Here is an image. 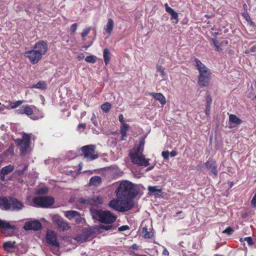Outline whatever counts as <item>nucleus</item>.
Segmentation results:
<instances>
[{
    "mask_svg": "<svg viewBox=\"0 0 256 256\" xmlns=\"http://www.w3.org/2000/svg\"><path fill=\"white\" fill-rule=\"evenodd\" d=\"M171 16V20H174L175 21L174 22L176 24L178 22V15L176 12H173L172 14H170Z\"/></svg>",
    "mask_w": 256,
    "mask_h": 256,
    "instance_id": "ea45409f",
    "label": "nucleus"
},
{
    "mask_svg": "<svg viewBox=\"0 0 256 256\" xmlns=\"http://www.w3.org/2000/svg\"><path fill=\"white\" fill-rule=\"evenodd\" d=\"M27 167H28L27 166H25L23 170H16L17 173L19 175L22 174L24 173V172L27 169Z\"/></svg>",
    "mask_w": 256,
    "mask_h": 256,
    "instance_id": "8fccbe9b",
    "label": "nucleus"
},
{
    "mask_svg": "<svg viewBox=\"0 0 256 256\" xmlns=\"http://www.w3.org/2000/svg\"><path fill=\"white\" fill-rule=\"evenodd\" d=\"M22 103V100H18L14 102H10V106L12 108H15L20 106Z\"/></svg>",
    "mask_w": 256,
    "mask_h": 256,
    "instance_id": "72a5a7b5",
    "label": "nucleus"
},
{
    "mask_svg": "<svg viewBox=\"0 0 256 256\" xmlns=\"http://www.w3.org/2000/svg\"><path fill=\"white\" fill-rule=\"evenodd\" d=\"M129 229V227L128 226H122L118 228V230L120 232H123Z\"/></svg>",
    "mask_w": 256,
    "mask_h": 256,
    "instance_id": "c03bdc74",
    "label": "nucleus"
},
{
    "mask_svg": "<svg viewBox=\"0 0 256 256\" xmlns=\"http://www.w3.org/2000/svg\"><path fill=\"white\" fill-rule=\"evenodd\" d=\"M140 162V164L138 166H146L149 164V159H144L143 161H138Z\"/></svg>",
    "mask_w": 256,
    "mask_h": 256,
    "instance_id": "4c0bfd02",
    "label": "nucleus"
},
{
    "mask_svg": "<svg viewBox=\"0 0 256 256\" xmlns=\"http://www.w3.org/2000/svg\"><path fill=\"white\" fill-rule=\"evenodd\" d=\"M16 113L18 114H26L28 116H30L32 114L33 110L30 106L24 105L17 110H16Z\"/></svg>",
    "mask_w": 256,
    "mask_h": 256,
    "instance_id": "aec40b11",
    "label": "nucleus"
},
{
    "mask_svg": "<svg viewBox=\"0 0 256 256\" xmlns=\"http://www.w3.org/2000/svg\"><path fill=\"white\" fill-rule=\"evenodd\" d=\"M144 144V140H142L138 146L133 148L130 152V156L132 162L138 165L140 164L138 161H143L146 158L142 154Z\"/></svg>",
    "mask_w": 256,
    "mask_h": 256,
    "instance_id": "39448f33",
    "label": "nucleus"
},
{
    "mask_svg": "<svg viewBox=\"0 0 256 256\" xmlns=\"http://www.w3.org/2000/svg\"><path fill=\"white\" fill-rule=\"evenodd\" d=\"M205 166L206 168L211 170V172L215 176H216L218 173L217 170V166L216 161L209 159L206 163Z\"/></svg>",
    "mask_w": 256,
    "mask_h": 256,
    "instance_id": "a211bd4d",
    "label": "nucleus"
},
{
    "mask_svg": "<svg viewBox=\"0 0 256 256\" xmlns=\"http://www.w3.org/2000/svg\"><path fill=\"white\" fill-rule=\"evenodd\" d=\"M46 84L44 82H39L35 84L32 85L31 88H34L40 90H44L46 88Z\"/></svg>",
    "mask_w": 256,
    "mask_h": 256,
    "instance_id": "c85d7f7f",
    "label": "nucleus"
},
{
    "mask_svg": "<svg viewBox=\"0 0 256 256\" xmlns=\"http://www.w3.org/2000/svg\"><path fill=\"white\" fill-rule=\"evenodd\" d=\"M119 121L121 124H125L124 121V116L122 114H120L118 116Z\"/></svg>",
    "mask_w": 256,
    "mask_h": 256,
    "instance_id": "09e8293b",
    "label": "nucleus"
},
{
    "mask_svg": "<svg viewBox=\"0 0 256 256\" xmlns=\"http://www.w3.org/2000/svg\"><path fill=\"white\" fill-rule=\"evenodd\" d=\"M112 107L111 104L108 102H106L101 106V108L102 111L106 113L108 112Z\"/></svg>",
    "mask_w": 256,
    "mask_h": 256,
    "instance_id": "c756f323",
    "label": "nucleus"
},
{
    "mask_svg": "<svg viewBox=\"0 0 256 256\" xmlns=\"http://www.w3.org/2000/svg\"><path fill=\"white\" fill-rule=\"evenodd\" d=\"M240 242L246 241L249 246H251V245L253 244L252 240V238L250 236L246 237V238H244V240H242V238H240Z\"/></svg>",
    "mask_w": 256,
    "mask_h": 256,
    "instance_id": "f704fd0d",
    "label": "nucleus"
},
{
    "mask_svg": "<svg viewBox=\"0 0 256 256\" xmlns=\"http://www.w3.org/2000/svg\"><path fill=\"white\" fill-rule=\"evenodd\" d=\"M92 44H90L89 46H84V47L85 48V49H87V48H88V47H90Z\"/></svg>",
    "mask_w": 256,
    "mask_h": 256,
    "instance_id": "e2e57ef3",
    "label": "nucleus"
},
{
    "mask_svg": "<svg viewBox=\"0 0 256 256\" xmlns=\"http://www.w3.org/2000/svg\"><path fill=\"white\" fill-rule=\"evenodd\" d=\"M229 121L230 122L236 125H239L242 122V120L234 114L229 115Z\"/></svg>",
    "mask_w": 256,
    "mask_h": 256,
    "instance_id": "393cba45",
    "label": "nucleus"
},
{
    "mask_svg": "<svg viewBox=\"0 0 256 256\" xmlns=\"http://www.w3.org/2000/svg\"><path fill=\"white\" fill-rule=\"evenodd\" d=\"M148 190L150 194L156 196H158L160 193V190L158 188V186H150L148 188Z\"/></svg>",
    "mask_w": 256,
    "mask_h": 256,
    "instance_id": "cd10ccee",
    "label": "nucleus"
},
{
    "mask_svg": "<svg viewBox=\"0 0 256 256\" xmlns=\"http://www.w3.org/2000/svg\"><path fill=\"white\" fill-rule=\"evenodd\" d=\"M96 146L90 144L84 146L82 148V155L88 160H92L98 158V154L95 150Z\"/></svg>",
    "mask_w": 256,
    "mask_h": 256,
    "instance_id": "0eeeda50",
    "label": "nucleus"
},
{
    "mask_svg": "<svg viewBox=\"0 0 256 256\" xmlns=\"http://www.w3.org/2000/svg\"><path fill=\"white\" fill-rule=\"evenodd\" d=\"M77 27L78 24H73L70 27V31L72 32H74L77 29Z\"/></svg>",
    "mask_w": 256,
    "mask_h": 256,
    "instance_id": "a18cd8bd",
    "label": "nucleus"
},
{
    "mask_svg": "<svg viewBox=\"0 0 256 256\" xmlns=\"http://www.w3.org/2000/svg\"><path fill=\"white\" fill-rule=\"evenodd\" d=\"M85 60L88 62L94 64L96 62V56H87L85 58Z\"/></svg>",
    "mask_w": 256,
    "mask_h": 256,
    "instance_id": "473e14b6",
    "label": "nucleus"
},
{
    "mask_svg": "<svg viewBox=\"0 0 256 256\" xmlns=\"http://www.w3.org/2000/svg\"><path fill=\"white\" fill-rule=\"evenodd\" d=\"M164 250L162 251V254L166 256H169V252L166 250V248L164 247H163Z\"/></svg>",
    "mask_w": 256,
    "mask_h": 256,
    "instance_id": "603ef678",
    "label": "nucleus"
},
{
    "mask_svg": "<svg viewBox=\"0 0 256 256\" xmlns=\"http://www.w3.org/2000/svg\"><path fill=\"white\" fill-rule=\"evenodd\" d=\"M3 248L7 252H14L16 248V242L10 241L6 242L3 244Z\"/></svg>",
    "mask_w": 256,
    "mask_h": 256,
    "instance_id": "412c9836",
    "label": "nucleus"
},
{
    "mask_svg": "<svg viewBox=\"0 0 256 256\" xmlns=\"http://www.w3.org/2000/svg\"><path fill=\"white\" fill-rule=\"evenodd\" d=\"M46 240L47 242L57 248L60 246V244L57 240L56 234L52 230H48L46 234Z\"/></svg>",
    "mask_w": 256,
    "mask_h": 256,
    "instance_id": "2eb2a0df",
    "label": "nucleus"
},
{
    "mask_svg": "<svg viewBox=\"0 0 256 256\" xmlns=\"http://www.w3.org/2000/svg\"><path fill=\"white\" fill-rule=\"evenodd\" d=\"M256 49V46H252V47L250 49V52H255Z\"/></svg>",
    "mask_w": 256,
    "mask_h": 256,
    "instance_id": "4d7b16f0",
    "label": "nucleus"
},
{
    "mask_svg": "<svg viewBox=\"0 0 256 256\" xmlns=\"http://www.w3.org/2000/svg\"><path fill=\"white\" fill-rule=\"evenodd\" d=\"M30 137L28 134H24L22 140H18V144L20 148V153L24 156L30 144Z\"/></svg>",
    "mask_w": 256,
    "mask_h": 256,
    "instance_id": "9b49d317",
    "label": "nucleus"
},
{
    "mask_svg": "<svg viewBox=\"0 0 256 256\" xmlns=\"http://www.w3.org/2000/svg\"><path fill=\"white\" fill-rule=\"evenodd\" d=\"M157 70L158 71H160V68L158 66H157Z\"/></svg>",
    "mask_w": 256,
    "mask_h": 256,
    "instance_id": "338daca9",
    "label": "nucleus"
},
{
    "mask_svg": "<svg viewBox=\"0 0 256 256\" xmlns=\"http://www.w3.org/2000/svg\"><path fill=\"white\" fill-rule=\"evenodd\" d=\"M130 128L129 124L125 123L123 124H121V126L120 128V132L122 135V140H124V138L126 136V132Z\"/></svg>",
    "mask_w": 256,
    "mask_h": 256,
    "instance_id": "5701e85b",
    "label": "nucleus"
},
{
    "mask_svg": "<svg viewBox=\"0 0 256 256\" xmlns=\"http://www.w3.org/2000/svg\"><path fill=\"white\" fill-rule=\"evenodd\" d=\"M91 30V27H87L83 30L81 34L82 40H86V36L90 33Z\"/></svg>",
    "mask_w": 256,
    "mask_h": 256,
    "instance_id": "7c9ffc66",
    "label": "nucleus"
},
{
    "mask_svg": "<svg viewBox=\"0 0 256 256\" xmlns=\"http://www.w3.org/2000/svg\"><path fill=\"white\" fill-rule=\"evenodd\" d=\"M112 228L111 226H101V228L104 230H108Z\"/></svg>",
    "mask_w": 256,
    "mask_h": 256,
    "instance_id": "6e6d98bb",
    "label": "nucleus"
},
{
    "mask_svg": "<svg viewBox=\"0 0 256 256\" xmlns=\"http://www.w3.org/2000/svg\"><path fill=\"white\" fill-rule=\"evenodd\" d=\"M211 102V99H210L209 100H207V104L206 109V114L207 115L209 114H210Z\"/></svg>",
    "mask_w": 256,
    "mask_h": 256,
    "instance_id": "e433bc0d",
    "label": "nucleus"
},
{
    "mask_svg": "<svg viewBox=\"0 0 256 256\" xmlns=\"http://www.w3.org/2000/svg\"><path fill=\"white\" fill-rule=\"evenodd\" d=\"M86 128V124H79L78 127V129L79 131L82 132Z\"/></svg>",
    "mask_w": 256,
    "mask_h": 256,
    "instance_id": "37998d69",
    "label": "nucleus"
},
{
    "mask_svg": "<svg viewBox=\"0 0 256 256\" xmlns=\"http://www.w3.org/2000/svg\"><path fill=\"white\" fill-rule=\"evenodd\" d=\"M196 66L198 72V84L200 86H208L211 78V72L198 58L194 59Z\"/></svg>",
    "mask_w": 256,
    "mask_h": 256,
    "instance_id": "f03ea898",
    "label": "nucleus"
},
{
    "mask_svg": "<svg viewBox=\"0 0 256 256\" xmlns=\"http://www.w3.org/2000/svg\"><path fill=\"white\" fill-rule=\"evenodd\" d=\"M52 220L53 224L62 231L68 230L70 228L68 223L58 214L52 215Z\"/></svg>",
    "mask_w": 256,
    "mask_h": 256,
    "instance_id": "6e6552de",
    "label": "nucleus"
},
{
    "mask_svg": "<svg viewBox=\"0 0 256 256\" xmlns=\"http://www.w3.org/2000/svg\"><path fill=\"white\" fill-rule=\"evenodd\" d=\"M24 55L28 58L30 62L32 64H36L42 58L38 52L34 48L24 52Z\"/></svg>",
    "mask_w": 256,
    "mask_h": 256,
    "instance_id": "f8f14e48",
    "label": "nucleus"
},
{
    "mask_svg": "<svg viewBox=\"0 0 256 256\" xmlns=\"http://www.w3.org/2000/svg\"><path fill=\"white\" fill-rule=\"evenodd\" d=\"M84 58V56L83 55H82V56H78V58L79 60H82Z\"/></svg>",
    "mask_w": 256,
    "mask_h": 256,
    "instance_id": "680f3d73",
    "label": "nucleus"
},
{
    "mask_svg": "<svg viewBox=\"0 0 256 256\" xmlns=\"http://www.w3.org/2000/svg\"><path fill=\"white\" fill-rule=\"evenodd\" d=\"M43 117H44V116H43V115H42V116L40 117V118H43ZM38 118H38V117H37V116H34V117L32 118V119H34V120H38Z\"/></svg>",
    "mask_w": 256,
    "mask_h": 256,
    "instance_id": "052dcab7",
    "label": "nucleus"
},
{
    "mask_svg": "<svg viewBox=\"0 0 256 256\" xmlns=\"http://www.w3.org/2000/svg\"><path fill=\"white\" fill-rule=\"evenodd\" d=\"M54 202V198L50 196H39L33 199L35 206L44 208L53 204Z\"/></svg>",
    "mask_w": 256,
    "mask_h": 256,
    "instance_id": "9d476101",
    "label": "nucleus"
},
{
    "mask_svg": "<svg viewBox=\"0 0 256 256\" xmlns=\"http://www.w3.org/2000/svg\"><path fill=\"white\" fill-rule=\"evenodd\" d=\"M142 236L144 238H150L154 236L152 222L150 220H144L142 222Z\"/></svg>",
    "mask_w": 256,
    "mask_h": 256,
    "instance_id": "1a4fd4ad",
    "label": "nucleus"
},
{
    "mask_svg": "<svg viewBox=\"0 0 256 256\" xmlns=\"http://www.w3.org/2000/svg\"><path fill=\"white\" fill-rule=\"evenodd\" d=\"M160 74H161V77H163L164 76V73L161 70V73H160Z\"/></svg>",
    "mask_w": 256,
    "mask_h": 256,
    "instance_id": "0e129e2a",
    "label": "nucleus"
},
{
    "mask_svg": "<svg viewBox=\"0 0 256 256\" xmlns=\"http://www.w3.org/2000/svg\"><path fill=\"white\" fill-rule=\"evenodd\" d=\"M166 102L164 96L161 94V104H164Z\"/></svg>",
    "mask_w": 256,
    "mask_h": 256,
    "instance_id": "5fc2aeb1",
    "label": "nucleus"
},
{
    "mask_svg": "<svg viewBox=\"0 0 256 256\" xmlns=\"http://www.w3.org/2000/svg\"><path fill=\"white\" fill-rule=\"evenodd\" d=\"M114 22L113 20L111 18H108L107 23L104 26V30L108 36L112 35L114 28Z\"/></svg>",
    "mask_w": 256,
    "mask_h": 256,
    "instance_id": "6ab92c4d",
    "label": "nucleus"
},
{
    "mask_svg": "<svg viewBox=\"0 0 256 256\" xmlns=\"http://www.w3.org/2000/svg\"><path fill=\"white\" fill-rule=\"evenodd\" d=\"M251 204L253 206H256V192L252 198Z\"/></svg>",
    "mask_w": 256,
    "mask_h": 256,
    "instance_id": "49530a36",
    "label": "nucleus"
},
{
    "mask_svg": "<svg viewBox=\"0 0 256 256\" xmlns=\"http://www.w3.org/2000/svg\"><path fill=\"white\" fill-rule=\"evenodd\" d=\"M14 170V166L12 165H8L4 167L0 170V173L3 175H6L10 173Z\"/></svg>",
    "mask_w": 256,
    "mask_h": 256,
    "instance_id": "a878e982",
    "label": "nucleus"
},
{
    "mask_svg": "<svg viewBox=\"0 0 256 256\" xmlns=\"http://www.w3.org/2000/svg\"><path fill=\"white\" fill-rule=\"evenodd\" d=\"M42 224L38 220H31L26 221L24 226V228L26 230H38L40 229Z\"/></svg>",
    "mask_w": 256,
    "mask_h": 256,
    "instance_id": "4468645a",
    "label": "nucleus"
},
{
    "mask_svg": "<svg viewBox=\"0 0 256 256\" xmlns=\"http://www.w3.org/2000/svg\"><path fill=\"white\" fill-rule=\"evenodd\" d=\"M33 48L42 56L48 50V44L46 42L40 40L36 43Z\"/></svg>",
    "mask_w": 256,
    "mask_h": 256,
    "instance_id": "f3484780",
    "label": "nucleus"
},
{
    "mask_svg": "<svg viewBox=\"0 0 256 256\" xmlns=\"http://www.w3.org/2000/svg\"><path fill=\"white\" fill-rule=\"evenodd\" d=\"M104 59L106 65H108L110 61V52L108 48H105L103 52Z\"/></svg>",
    "mask_w": 256,
    "mask_h": 256,
    "instance_id": "bb28decb",
    "label": "nucleus"
},
{
    "mask_svg": "<svg viewBox=\"0 0 256 256\" xmlns=\"http://www.w3.org/2000/svg\"><path fill=\"white\" fill-rule=\"evenodd\" d=\"M88 237L84 234H80L76 236V240L80 242H84L86 241Z\"/></svg>",
    "mask_w": 256,
    "mask_h": 256,
    "instance_id": "2f4dec72",
    "label": "nucleus"
},
{
    "mask_svg": "<svg viewBox=\"0 0 256 256\" xmlns=\"http://www.w3.org/2000/svg\"><path fill=\"white\" fill-rule=\"evenodd\" d=\"M212 41H213V42L214 44V46L216 47L217 48V50L218 51H219V47L217 45V44H216V40H212Z\"/></svg>",
    "mask_w": 256,
    "mask_h": 256,
    "instance_id": "bf43d9fd",
    "label": "nucleus"
},
{
    "mask_svg": "<svg viewBox=\"0 0 256 256\" xmlns=\"http://www.w3.org/2000/svg\"><path fill=\"white\" fill-rule=\"evenodd\" d=\"M91 120L92 121V123L96 126H98V124L96 120V115L93 114L92 118H91Z\"/></svg>",
    "mask_w": 256,
    "mask_h": 256,
    "instance_id": "79ce46f5",
    "label": "nucleus"
},
{
    "mask_svg": "<svg viewBox=\"0 0 256 256\" xmlns=\"http://www.w3.org/2000/svg\"><path fill=\"white\" fill-rule=\"evenodd\" d=\"M24 207L23 203L15 198H0V208L4 210L18 211Z\"/></svg>",
    "mask_w": 256,
    "mask_h": 256,
    "instance_id": "7ed1b4c3",
    "label": "nucleus"
},
{
    "mask_svg": "<svg viewBox=\"0 0 256 256\" xmlns=\"http://www.w3.org/2000/svg\"><path fill=\"white\" fill-rule=\"evenodd\" d=\"M170 155L173 157V156H174L176 155V152L174 151V150H172L170 153Z\"/></svg>",
    "mask_w": 256,
    "mask_h": 256,
    "instance_id": "13d9d810",
    "label": "nucleus"
},
{
    "mask_svg": "<svg viewBox=\"0 0 256 256\" xmlns=\"http://www.w3.org/2000/svg\"><path fill=\"white\" fill-rule=\"evenodd\" d=\"M93 217L96 220L106 224H111L116 220V216L108 210H96L93 212Z\"/></svg>",
    "mask_w": 256,
    "mask_h": 256,
    "instance_id": "423d86ee",
    "label": "nucleus"
},
{
    "mask_svg": "<svg viewBox=\"0 0 256 256\" xmlns=\"http://www.w3.org/2000/svg\"><path fill=\"white\" fill-rule=\"evenodd\" d=\"M250 88H252V90H253V88L252 86H251Z\"/></svg>",
    "mask_w": 256,
    "mask_h": 256,
    "instance_id": "774afa93",
    "label": "nucleus"
},
{
    "mask_svg": "<svg viewBox=\"0 0 256 256\" xmlns=\"http://www.w3.org/2000/svg\"><path fill=\"white\" fill-rule=\"evenodd\" d=\"M48 190L46 188H44L38 190V194H46Z\"/></svg>",
    "mask_w": 256,
    "mask_h": 256,
    "instance_id": "864d4df0",
    "label": "nucleus"
},
{
    "mask_svg": "<svg viewBox=\"0 0 256 256\" xmlns=\"http://www.w3.org/2000/svg\"><path fill=\"white\" fill-rule=\"evenodd\" d=\"M0 228H2L4 230H14L16 229V226L14 225H11L10 222L6 220H0Z\"/></svg>",
    "mask_w": 256,
    "mask_h": 256,
    "instance_id": "b1692460",
    "label": "nucleus"
},
{
    "mask_svg": "<svg viewBox=\"0 0 256 256\" xmlns=\"http://www.w3.org/2000/svg\"><path fill=\"white\" fill-rule=\"evenodd\" d=\"M102 182L101 178L100 176H94L90 178L89 182L90 186H98Z\"/></svg>",
    "mask_w": 256,
    "mask_h": 256,
    "instance_id": "4be33fe9",
    "label": "nucleus"
},
{
    "mask_svg": "<svg viewBox=\"0 0 256 256\" xmlns=\"http://www.w3.org/2000/svg\"><path fill=\"white\" fill-rule=\"evenodd\" d=\"M132 196H122L121 198L111 200L108 206L112 209L119 212H125L130 210L134 206Z\"/></svg>",
    "mask_w": 256,
    "mask_h": 256,
    "instance_id": "f257e3e1",
    "label": "nucleus"
},
{
    "mask_svg": "<svg viewBox=\"0 0 256 256\" xmlns=\"http://www.w3.org/2000/svg\"><path fill=\"white\" fill-rule=\"evenodd\" d=\"M152 96L154 98L157 100H160V93H152Z\"/></svg>",
    "mask_w": 256,
    "mask_h": 256,
    "instance_id": "3c124183",
    "label": "nucleus"
},
{
    "mask_svg": "<svg viewBox=\"0 0 256 256\" xmlns=\"http://www.w3.org/2000/svg\"><path fill=\"white\" fill-rule=\"evenodd\" d=\"M162 154L164 159H168L170 156V153L168 152H162Z\"/></svg>",
    "mask_w": 256,
    "mask_h": 256,
    "instance_id": "de8ad7c7",
    "label": "nucleus"
},
{
    "mask_svg": "<svg viewBox=\"0 0 256 256\" xmlns=\"http://www.w3.org/2000/svg\"><path fill=\"white\" fill-rule=\"evenodd\" d=\"M234 232V230L230 227L227 228L225 230L222 232V233L226 234L228 235L231 234Z\"/></svg>",
    "mask_w": 256,
    "mask_h": 256,
    "instance_id": "a19ab883",
    "label": "nucleus"
},
{
    "mask_svg": "<svg viewBox=\"0 0 256 256\" xmlns=\"http://www.w3.org/2000/svg\"><path fill=\"white\" fill-rule=\"evenodd\" d=\"M102 198L96 196H94L91 198H82L79 199L80 202L89 205H96L102 204Z\"/></svg>",
    "mask_w": 256,
    "mask_h": 256,
    "instance_id": "ddd939ff",
    "label": "nucleus"
},
{
    "mask_svg": "<svg viewBox=\"0 0 256 256\" xmlns=\"http://www.w3.org/2000/svg\"><path fill=\"white\" fill-rule=\"evenodd\" d=\"M252 94H248V97L250 98H251L252 96Z\"/></svg>",
    "mask_w": 256,
    "mask_h": 256,
    "instance_id": "69168bd1",
    "label": "nucleus"
},
{
    "mask_svg": "<svg viewBox=\"0 0 256 256\" xmlns=\"http://www.w3.org/2000/svg\"><path fill=\"white\" fill-rule=\"evenodd\" d=\"M166 12L170 14H172L173 12H176L172 8L170 7L167 3L164 4Z\"/></svg>",
    "mask_w": 256,
    "mask_h": 256,
    "instance_id": "c9c22d12",
    "label": "nucleus"
},
{
    "mask_svg": "<svg viewBox=\"0 0 256 256\" xmlns=\"http://www.w3.org/2000/svg\"><path fill=\"white\" fill-rule=\"evenodd\" d=\"M135 185L128 180L122 181L116 190L117 198L122 196H134L135 194Z\"/></svg>",
    "mask_w": 256,
    "mask_h": 256,
    "instance_id": "20e7f679",
    "label": "nucleus"
},
{
    "mask_svg": "<svg viewBox=\"0 0 256 256\" xmlns=\"http://www.w3.org/2000/svg\"><path fill=\"white\" fill-rule=\"evenodd\" d=\"M64 216L69 220H74L77 224L82 221V218L80 213L76 210H67L64 212Z\"/></svg>",
    "mask_w": 256,
    "mask_h": 256,
    "instance_id": "dca6fc26",
    "label": "nucleus"
},
{
    "mask_svg": "<svg viewBox=\"0 0 256 256\" xmlns=\"http://www.w3.org/2000/svg\"><path fill=\"white\" fill-rule=\"evenodd\" d=\"M171 16V20H174L175 21L174 22L176 24L178 22V15L176 12H173L172 14H170Z\"/></svg>",
    "mask_w": 256,
    "mask_h": 256,
    "instance_id": "58836bf2",
    "label": "nucleus"
}]
</instances>
